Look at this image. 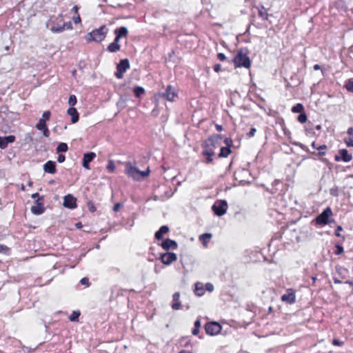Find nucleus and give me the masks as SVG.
Returning <instances> with one entry per match:
<instances>
[{"label":"nucleus","instance_id":"1","mask_svg":"<svg viewBox=\"0 0 353 353\" xmlns=\"http://www.w3.org/2000/svg\"><path fill=\"white\" fill-rule=\"evenodd\" d=\"M63 21V14L58 16H52L46 22V27L53 33H60L65 30H72V24L70 21L65 22L63 25H59V22Z\"/></svg>","mask_w":353,"mask_h":353},{"label":"nucleus","instance_id":"2","mask_svg":"<svg viewBox=\"0 0 353 353\" xmlns=\"http://www.w3.org/2000/svg\"><path fill=\"white\" fill-rule=\"evenodd\" d=\"M232 62L235 68H250L251 66V60L249 57V51L246 48L239 49L234 55Z\"/></svg>","mask_w":353,"mask_h":353},{"label":"nucleus","instance_id":"3","mask_svg":"<svg viewBox=\"0 0 353 353\" xmlns=\"http://www.w3.org/2000/svg\"><path fill=\"white\" fill-rule=\"evenodd\" d=\"M125 172L130 178L136 181H140L149 176L150 170L148 168L145 171L139 170L137 167L133 166L131 162H125Z\"/></svg>","mask_w":353,"mask_h":353},{"label":"nucleus","instance_id":"4","mask_svg":"<svg viewBox=\"0 0 353 353\" xmlns=\"http://www.w3.org/2000/svg\"><path fill=\"white\" fill-rule=\"evenodd\" d=\"M108 31V28L105 25H103L88 33L85 39L88 42H101L105 39Z\"/></svg>","mask_w":353,"mask_h":353},{"label":"nucleus","instance_id":"5","mask_svg":"<svg viewBox=\"0 0 353 353\" xmlns=\"http://www.w3.org/2000/svg\"><path fill=\"white\" fill-rule=\"evenodd\" d=\"M130 68V62L128 59H122L117 65V71L114 74L115 77L121 79L123 77V74Z\"/></svg>","mask_w":353,"mask_h":353},{"label":"nucleus","instance_id":"6","mask_svg":"<svg viewBox=\"0 0 353 353\" xmlns=\"http://www.w3.org/2000/svg\"><path fill=\"white\" fill-rule=\"evenodd\" d=\"M212 209L216 215L221 216L226 213L228 203L225 200H219L212 205Z\"/></svg>","mask_w":353,"mask_h":353},{"label":"nucleus","instance_id":"7","mask_svg":"<svg viewBox=\"0 0 353 353\" xmlns=\"http://www.w3.org/2000/svg\"><path fill=\"white\" fill-rule=\"evenodd\" d=\"M206 334L214 336L218 334L221 330V325L215 321L209 322L205 325Z\"/></svg>","mask_w":353,"mask_h":353},{"label":"nucleus","instance_id":"8","mask_svg":"<svg viewBox=\"0 0 353 353\" xmlns=\"http://www.w3.org/2000/svg\"><path fill=\"white\" fill-rule=\"evenodd\" d=\"M332 215V210L330 208H327L323 212L319 214L316 219V222L319 225H326L329 221V218Z\"/></svg>","mask_w":353,"mask_h":353},{"label":"nucleus","instance_id":"9","mask_svg":"<svg viewBox=\"0 0 353 353\" xmlns=\"http://www.w3.org/2000/svg\"><path fill=\"white\" fill-rule=\"evenodd\" d=\"M31 212L35 215H40L45 211L43 206V198H38L35 201V205L31 207Z\"/></svg>","mask_w":353,"mask_h":353},{"label":"nucleus","instance_id":"10","mask_svg":"<svg viewBox=\"0 0 353 353\" xmlns=\"http://www.w3.org/2000/svg\"><path fill=\"white\" fill-rule=\"evenodd\" d=\"M63 205L65 208L74 209L77 207V199L72 194H68L64 196Z\"/></svg>","mask_w":353,"mask_h":353},{"label":"nucleus","instance_id":"11","mask_svg":"<svg viewBox=\"0 0 353 353\" xmlns=\"http://www.w3.org/2000/svg\"><path fill=\"white\" fill-rule=\"evenodd\" d=\"M177 259L176 254L173 252H165L161 255V260L165 265H170Z\"/></svg>","mask_w":353,"mask_h":353},{"label":"nucleus","instance_id":"12","mask_svg":"<svg viewBox=\"0 0 353 353\" xmlns=\"http://www.w3.org/2000/svg\"><path fill=\"white\" fill-rule=\"evenodd\" d=\"M339 156H335V161L350 162L352 159V155L346 149H341L339 151Z\"/></svg>","mask_w":353,"mask_h":353},{"label":"nucleus","instance_id":"13","mask_svg":"<svg viewBox=\"0 0 353 353\" xmlns=\"http://www.w3.org/2000/svg\"><path fill=\"white\" fill-rule=\"evenodd\" d=\"M162 96L168 101H173L177 97V93L175 89L172 85H168L165 91L162 94Z\"/></svg>","mask_w":353,"mask_h":353},{"label":"nucleus","instance_id":"14","mask_svg":"<svg viewBox=\"0 0 353 353\" xmlns=\"http://www.w3.org/2000/svg\"><path fill=\"white\" fill-rule=\"evenodd\" d=\"M202 154L206 157V163H210L212 161V157L214 155V151L210 148V145H208L205 143L203 145Z\"/></svg>","mask_w":353,"mask_h":353},{"label":"nucleus","instance_id":"15","mask_svg":"<svg viewBox=\"0 0 353 353\" xmlns=\"http://www.w3.org/2000/svg\"><path fill=\"white\" fill-rule=\"evenodd\" d=\"M96 154L94 152H90L84 154L83 157V163L82 165L84 168L89 170L90 166L89 163L94 159Z\"/></svg>","mask_w":353,"mask_h":353},{"label":"nucleus","instance_id":"16","mask_svg":"<svg viewBox=\"0 0 353 353\" xmlns=\"http://www.w3.org/2000/svg\"><path fill=\"white\" fill-rule=\"evenodd\" d=\"M161 245L165 250H176L177 248L176 242L170 239H167L163 241Z\"/></svg>","mask_w":353,"mask_h":353},{"label":"nucleus","instance_id":"17","mask_svg":"<svg viewBox=\"0 0 353 353\" xmlns=\"http://www.w3.org/2000/svg\"><path fill=\"white\" fill-rule=\"evenodd\" d=\"M15 141V137L9 135L7 137H0V148L5 149L8 143H13Z\"/></svg>","mask_w":353,"mask_h":353},{"label":"nucleus","instance_id":"18","mask_svg":"<svg viewBox=\"0 0 353 353\" xmlns=\"http://www.w3.org/2000/svg\"><path fill=\"white\" fill-rule=\"evenodd\" d=\"M43 170L45 172L50 174H55L57 172L56 170V163L54 161H48L43 165Z\"/></svg>","mask_w":353,"mask_h":353},{"label":"nucleus","instance_id":"19","mask_svg":"<svg viewBox=\"0 0 353 353\" xmlns=\"http://www.w3.org/2000/svg\"><path fill=\"white\" fill-rule=\"evenodd\" d=\"M67 113L71 117V122L72 123H76L79 121V115L75 108L70 107L68 109Z\"/></svg>","mask_w":353,"mask_h":353},{"label":"nucleus","instance_id":"20","mask_svg":"<svg viewBox=\"0 0 353 353\" xmlns=\"http://www.w3.org/2000/svg\"><path fill=\"white\" fill-rule=\"evenodd\" d=\"M180 294L179 292H175L172 296L173 303L171 305V307L174 310H178L181 309V301L179 300Z\"/></svg>","mask_w":353,"mask_h":353},{"label":"nucleus","instance_id":"21","mask_svg":"<svg viewBox=\"0 0 353 353\" xmlns=\"http://www.w3.org/2000/svg\"><path fill=\"white\" fill-rule=\"evenodd\" d=\"M168 232L169 228L167 225H163L155 232L154 236L157 239L160 240L163 238V235L167 234Z\"/></svg>","mask_w":353,"mask_h":353},{"label":"nucleus","instance_id":"22","mask_svg":"<svg viewBox=\"0 0 353 353\" xmlns=\"http://www.w3.org/2000/svg\"><path fill=\"white\" fill-rule=\"evenodd\" d=\"M114 34L119 38L126 37L128 34V30L126 27L122 26L119 28H117L114 30Z\"/></svg>","mask_w":353,"mask_h":353},{"label":"nucleus","instance_id":"23","mask_svg":"<svg viewBox=\"0 0 353 353\" xmlns=\"http://www.w3.org/2000/svg\"><path fill=\"white\" fill-rule=\"evenodd\" d=\"M221 138V136L220 135H215L214 137H212L210 138H209L205 143L208 144V145H210V148H212V150L213 151H214L216 147V140L220 139Z\"/></svg>","mask_w":353,"mask_h":353},{"label":"nucleus","instance_id":"24","mask_svg":"<svg viewBox=\"0 0 353 353\" xmlns=\"http://www.w3.org/2000/svg\"><path fill=\"white\" fill-rule=\"evenodd\" d=\"M194 293L199 296L204 294L205 288L203 283L198 282L195 284Z\"/></svg>","mask_w":353,"mask_h":353},{"label":"nucleus","instance_id":"25","mask_svg":"<svg viewBox=\"0 0 353 353\" xmlns=\"http://www.w3.org/2000/svg\"><path fill=\"white\" fill-rule=\"evenodd\" d=\"M230 153H231L230 148L221 147L218 157H219V158H225V157H228Z\"/></svg>","mask_w":353,"mask_h":353},{"label":"nucleus","instance_id":"26","mask_svg":"<svg viewBox=\"0 0 353 353\" xmlns=\"http://www.w3.org/2000/svg\"><path fill=\"white\" fill-rule=\"evenodd\" d=\"M336 273L339 275H340L341 279L346 278V275L348 273V270L347 268L341 267V266H336Z\"/></svg>","mask_w":353,"mask_h":353},{"label":"nucleus","instance_id":"27","mask_svg":"<svg viewBox=\"0 0 353 353\" xmlns=\"http://www.w3.org/2000/svg\"><path fill=\"white\" fill-rule=\"evenodd\" d=\"M212 238V234L210 233H205L199 236V240L202 242L204 245H207L210 239Z\"/></svg>","mask_w":353,"mask_h":353},{"label":"nucleus","instance_id":"28","mask_svg":"<svg viewBox=\"0 0 353 353\" xmlns=\"http://www.w3.org/2000/svg\"><path fill=\"white\" fill-rule=\"evenodd\" d=\"M121 49V46L119 44H116V42H112L107 47V50L110 52H116Z\"/></svg>","mask_w":353,"mask_h":353},{"label":"nucleus","instance_id":"29","mask_svg":"<svg viewBox=\"0 0 353 353\" xmlns=\"http://www.w3.org/2000/svg\"><path fill=\"white\" fill-rule=\"evenodd\" d=\"M296 301V296L292 289H288V304H292Z\"/></svg>","mask_w":353,"mask_h":353},{"label":"nucleus","instance_id":"30","mask_svg":"<svg viewBox=\"0 0 353 353\" xmlns=\"http://www.w3.org/2000/svg\"><path fill=\"white\" fill-rule=\"evenodd\" d=\"M133 91L135 96L138 98L145 93V89L141 86L134 87Z\"/></svg>","mask_w":353,"mask_h":353},{"label":"nucleus","instance_id":"31","mask_svg":"<svg viewBox=\"0 0 353 353\" xmlns=\"http://www.w3.org/2000/svg\"><path fill=\"white\" fill-rule=\"evenodd\" d=\"M292 112L295 113H301L304 112V107L301 103H297L292 108Z\"/></svg>","mask_w":353,"mask_h":353},{"label":"nucleus","instance_id":"32","mask_svg":"<svg viewBox=\"0 0 353 353\" xmlns=\"http://www.w3.org/2000/svg\"><path fill=\"white\" fill-rule=\"evenodd\" d=\"M68 145L65 143H61L57 148V152H65L68 151Z\"/></svg>","mask_w":353,"mask_h":353},{"label":"nucleus","instance_id":"33","mask_svg":"<svg viewBox=\"0 0 353 353\" xmlns=\"http://www.w3.org/2000/svg\"><path fill=\"white\" fill-rule=\"evenodd\" d=\"M201 327V321L199 319H197L194 322V327L193 328L192 333L193 335H197L199 332V328Z\"/></svg>","mask_w":353,"mask_h":353},{"label":"nucleus","instance_id":"34","mask_svg":"<svg viewBox=\"0 0 353 353\" xmlns=\"http://www.w3.org/2000/svg\"><path fill=\"white\" fill-rule=\"evenodd\" d=\"M106 169L110 172H114L115 171L116 166H115V164H114V162L113 160H109L108 161V165L106 166Z\"/></svg>","mask_w":353,"mask_h":353},{"label":"nucleus","instance_id":"35","mask_svg":"<svg viewBox=\"0 0 353 353\" xmlns=\"http://www.w3.org/2000/svg\"><path fill=\"white\" fill-rule=\"evenodd\" d=\"M79 316H80L79 311H73L72 313L69 316V319L70 321H78Z\"/></svg>","mask_w":353,"mask_h":353},{"label":"nucleus","instance_id":"36","mask_svg":"<svg viewBox=\"0 0 353 353\" xmlns=\"http://www.w3.org/2000/svg\"><path fill=\"white\" fill-rule=\"evenodd\" d=\"M77 103V97L74 94H71L68 99V103L70 107H74Z\"/></svg>","mask_w":353,"mask_h":353},{"label":"nucleus","instance_id":"37","mask_svg":"<svg viewBox=\"0 0 353 353\" xmlns=\"http://www.w3.org/2000/svg\"><path fill=\"white\" fill-rule=\"evenodd\" d=\"M307 117L306 114L304 112L300 113L299 115L297 117V120L301 123H305L306 121H307Z\"/></svg>","mask_w":353,"mask_h":353},{"label":"nucleus","instance_id":"38","mask_svg":"<svg viewBox=\"0 0 353 353\" xmlns=\"http://www.w3.org/2000/svg\"><path fill=\"white\" fill-rule=\"evenodd\" d=\"M43 119H39V122L36 125V128L39 130H41L46 128V123L43 121Z\"/></svg>","mask_w":353,"mask_h":353},{"label":"nucleus","instance_id":"39","mask_svg":"<svg viewBox=\"0 0 353 353\" xmlns=\"http://www.w3.org/2000/svg\"><path fill=\"white\" fill-rule=\"evenodd\" d=\"M259 16L263 20H266L268 19V13L266 12V10H263V9H261L259 10Z\"/></svg>","mask_w":353,"mask_h":353},{"label":"nucleus","instance_id":"40","mask_svg":"<svg viewBox=\"0 0 353 353\" xmlns=\"http://www.w3.org/2000/svg\"><path fill=\"white\" fill-rule=\"evenodd\" d=\"M50 114H51V113H50V112L49 110L45 111L43 113L42 117L40 119H43V121L46 123V121L50 119Z\"/></svg>","mask_w":353,"mask_h":353},{"label":"nucleus","instance_id":"41","mask_svg":"<svg viewBox=\"0 0 353 353\" xmlns=\"http://www.w3.org/2000/svg\"><path fill=\"white\" fill-rule=\"evenodd\" d=\"M326 148H327V146L325 145H321L319 146L318 148H316V150H318L319 151V155L324 156L325 154V152H324V150Z\"/></svg>","mask_w":353,"mask_h":353},{"label":"nucleus","instance_id":"42","mask_svg":"<svg viewBox=\"0 0 353 353\" xmlns=\"http://www.w3.org/2000/svg\"><path fill=\"white\" fill-rule=\"evenodd\" d=\"M345 88L348 91L353 92V80L352 79H350L347 82V83L345 85Z\"/></svg>","mask_w":353,"mask_h":353},{"label":"nucleus","instance_id":"43","mask_svg":"<svg viewBox=\"0 0 353 353\" xmlns=\"http://www.w3.org/2000/svg\"><path fill=\"white\" fill-rule=\"evenodd\" d=\"M335 248H336V250H335V252H334L335 254H336V255H340V254H341L342 253H343L344 250H343V246H341V245H340L337 244V245L335 246Z\"/></svg>","mask_w":353,"mask_h":353},{"label":"nucleus","instance_id":"44","mask_svg":"<svg viewBox=\"0 0 353 353\" xmlns=\"http://www.w3.org/2000/svg\"><path fill=\"white\" fill-rule=\"evenodd\" d=\"M344 142L348 147H353V138L349 137L344 139Z\"/></svg>","mask_w":353,"mask_h":353},{"label":"nucleus","instance_id":"45","mask_svg":"<svg viewBox=\"0 0 353 353\" xmlns=\"http://www.w3.org/2000/svg\"><path fill=\"white\" fill-rule=\"evenodd\" d=\"M332 344H333L334 345H336V346H340V347H341V346H343V345L344 342H343V341H340V340H339V339H334L332 340Z\"/></svg>","mask_w":353,"mask_h":353},{"label":"nucleus","instance_id":"46","mask_svg":"<svg viewBox=\"0 0 353 353\" xmlns=\"http://www.w3.org/2000/svg\"><path fill=\"white\" fill-rule=\"evenodd\" d=\"M224 143L225 144V147L231 148L233 143L232 139L230 138H225L224 140Z\"/></svg>","mask_w":353,"mask_h":353},{"label":"nucleus","instance_id":"47","mask_svg":"<svg viewBox=\"0 0 353 353\" xmlns=\"http://www.w3.org/2000/svg\"><path fill=\"white\" fill-rule=\"evenodd\" d=\"M205 290H208V292H212L214 290V286L210 283H207L205 285Z\"/></svg>","mask_w":353,"mask_h":353},{"label":"nucleus","instance_id":"48","mask_svg":"<svg viewBox=\"0 0 353 353\" xmlns=\"http://www.w3.org/2000/svg\"><path fill=\"white\" fill-rule=\"evenodd\" d=\"M80 283L85 286H89V279L87 277H83L81 279Z\"/></svg>","mask_w":353,"mask_h":353},{"label":"nucleus","instance_id":"49","mask_svg":"<svg viewBox=\"0 0 353 353\" xmlns=\"http://www.w3.org/2000/svg\"><path fill=\"white\" fill-rule=\"evenodd\" d=\"M217 58L221 61H224L225 59H226V57L225 55L223 54V53H218L217 54Z\"/></svg>","mask_w":353,"mask_h":353},{"label":"nucleus","instance_id":"50","mask_svg":"<svg viewBox=\"0 0 353 353\" xmlns=\"http://www.w3.org/2000/svg\"><path fill=\"white\" fill-rule=\"evenodd\" d=\"M256 129L254 128H252L250 130V132L248 133V137H252L254 136L255 134V132H256Z\"/></svg>","mask_w":353,"mask_h":353},{"label":"nucleus","instance_id":"51","mask_svg":"<svg viewBox=\"0 0 353 353\" xmlns=\"http://www.w3.org/2000/svg\"><path fill=\"white\" fill-rule=\"evenodd\" d=\"M65 157L63 154H59L57 157V161L59 163H63L65 161Z\"/></svg>","mask_w":353,"mask_h":353},{"label":"nucleus","instance_id":"52","mask_svg":"<svg viewBox=\"0 0 353 353\" xmlns=\"http://www.w3.org/2000/svg\"><path fill=\"white\" fill-rule=\"evenodd\" d=\"M43 131V134L46 137H48L50 135V132L48 128L46 127L44 129L41 130Z\"/></svg>","mask_w":353,"mask_h":353},{"label":"nucleus","instance_id":"53","mask_svg":"<svg viewBox=\"0 0 353 353\" xmlns=\"http://www.w3.org/2000/svg\"><path fill=\"white\" fill-rule=\"evenodd\" d=\"M343 230L342 227L341 225L337 226L336 231H335V235L336 236H341L340 231Z\"/></svg>","mask_w":353,"mask_h":353},{"label":"nucleus","instance_id":"54","mask_svg":"<svg viewBox=\"0 0 353 353\" xmlns=\"http://www.w3.org/2000/svg\"><path fill=\"white\" fill-rule=\"evenodd\" d=\"M74 22L75 24L79 23L81 22V17L79 14H77L76 17L73 18Z\"/></svg>","mask_w":353,"mask_h":353},{"label":"nucleus","instance_id":"55","mask_svg":"<svg viewBox=\"0 0 353 353\" xmlns=\"http://www.w3.org/2000/svg\"><path fill=\"white\" fill-rule=\"evenodd\" d=\"M221 69V65L220 64H216L214 65V70L216 72H219Z\"/></svg>","mask_w":353,"mask_h":353},{"label":"nucleus","instance_id":"56","mask_svg":"<svg viewBox=\"0 0 353 353\" xmlns=\"http://www.w3.org/2000/svg\"><path fill=\"white\" fill-rule=\"evenodd\" d=\"M121 205L119 203L115 204L114 208H113L114 211L117 212V211L119 210V209L121 208Z\"/></svg>","mask_w":353,"mask_h":353},{"label":"nucleus","instance_id":"57","mask_svg":"<svg viewBox=\"0 0 353 353\" xmlns=\"http://www.w3.org/2000/svg\"><path fill=\"white\" fill-rule=\"evenodd\" d=\"M215 128H216V130L219 132H221L223 130V126L219 124H216Z\"/></svg>","mask_w":353,"mask_h":353},{"label":"nucleus","instance_id":"58","mask_svg":"<svg viewBox=\"0 0 353 353\" xmlns=\"http://www.w3.org/2000/svg\"><path fill=\"white\" fill-rule=\"evenodd\" d=\"M7 250H8L7 246H6L4 245H0V253L3 252H4V251H6Z\"/></svg>","mask_w":353,"mask_h":353},{"label":"nucleus","instance_id":"59","mask_svg":"<svg viewBox=\"0 0 353 353\" xmlns=\"http://www.w3.org/2000/svg\"><path fill=\"white\" fill-rule=\"evenodd\" d=\"M31 197L32 199H38V198H43V196H39V193L36 192V193H34L31 195Z\"/></svg>","mask_w":353,"mask_h":353},{"label":"nucleus","instance_id":"60","mask_svg":"<svg viewBox=\"0 0 353 353\" xmlns=\"http://www.w3.org/2000/svg\"><path fill=\"white\" fill-rule=\"evenodd\" d=\"M333 280H334V283H336V284L342 283V281L340 280L339 279H338L337 277H334Z\"/></svg>","mask_w":353,"mask_h":353},{"label":"nucleus","instance_id":"61","mask_svg":"<svg viewBox=\"0 0 353 353\" xmlns=\"http://www.w3.org/2000/svg\"><path fill=\"white\" fill-rule=\"evenodd\" d=\"M347 133L348 134H352L353 135V128H349L347 130Z\"/></svg>","mask_w":353,"mask_h":353},{"label":"nucleus","instance_id":"62","mask_svg":"<svg viewBox=\"0 0 353 353\" xmlns=\"http://www.w3.org/2000/svg\"><path fill=\"white\" fill-rule=\"evenodd\" d=\"M281 299L283 301H287V299H288L287 294H283L282 296H281Z\"/></svg>","mask_w":353,"mask_h":353},{"label":"nucleus","instance_id":"63","mask_svg":"<svg viewBox=\"0 0 353 353\" xmlns=\"http://www.w3.org/2000/svg\"><path fill=\"white\" fill-rule=\"evenodd\" d=\"M78 10H79V8L77 6H74L73 8H72V10L76 13L77 14L78 12Z\"/></svg>","mask_w":353,"mask_h":353},{"label":"nucleus","instance_id":"64","mask_svg":"<svg viewBox=\"0 0 353 353\" xmlns=\"http://www.w3.org/2000/svg\"><path fill=\"white\" fill-rule=\"evenodd\" d=\"M314 70H318L321 68V66L319 64H315L313 67Z\"/></svg>","mask_w":353,"mask_h":353}]
</instances>
